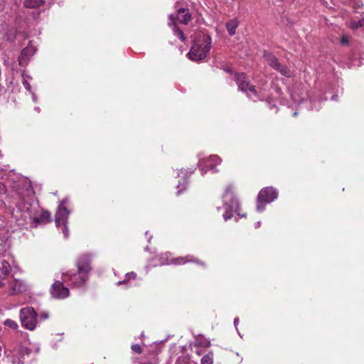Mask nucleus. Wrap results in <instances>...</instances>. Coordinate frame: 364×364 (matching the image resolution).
I'll return each instance as SVG.
<instances>
[{"mask_svg":"<svg viewBox=\"0 0 364 364\" xmlns=\"http://www.w3.org/2000/svg\"><path fill=\"white\" fill-rule=\"evenodd\" d=\"M143 364H156V362H154V363H144Z\"/></svg>","mask_w":364,"mask_h":364,"instance_id":"43","label":"nucleus"},{"mask_svg":"<svg viewBox=\"0 0 364 364\" xmlns=\"http://www.w3.org/2000/svg\"><path fill=\"white\" fill-rule=\"evenodd\" d=\"M50 213L48 211L43 210L39 217H34L33 223L39 224L41 223H47L50 221Z\"/></svg>","mask_w":364,"mask_h":364,"instance_id":"17","label":"nucleus"},{"mask_svg":"<svg viewBox=\"0 0 364 364\" xmlns=\"http://www.w3.org/2000/svg\"><path fill=\"white\" fill-rule=\"evenodd\" d=\"M31 79V77L26 75L25 71H23L22 74V83L25 87L26 90H27L28 92H31V86L30 83L28 82V80Z\"/></svg>","mask_w":364,"mask_h":364,"instance_id":"20","label":"nucleus"},{"mask_svg":"<svg viewBox=\"0 0 364 364\" xmlns=\"http://www.w3.org/2000/svg\"><path fill=\"white\" fill-rule=\"evenodd\" d=\"M4 324L11 329H17L18 327L17 323L11 319L5 320Z\"/></svg>","mask_w":364,"mask_h":364,"instance_id":"23","label":"nucleus"},{"mask_svg":"<svg viewBox=\"0 0 364 364\" xmlns=\"http://www.w3.org/2000/svg\"><path fill=\"white\" fill-rule=\"evenodd\" d=\"M35 110L37 111L38 112H40V108L39 107H35Z\"/></svg>","mask_w":364,"mask_h":364,"instance_id":"42","label":"nucleus"},{"mask_svg":"<svg viewBox=\"0 0 364 364\" xmlns=\"http://www.w3.org/2000/svg\"><path fill=\"white\" fill-rule=\"evenodd\" d=\"M16 30L14 28L9 29L5 35V38L9 42H12L16 38Z\"/></svg>","mask_w":364,"mask_h":364,"instance_id":"21","label":"nucleus"},{"mask_svg":"<svg viewBox=\"0 0 364 364\" xmlns=\"http://www.w3.org/2000/svg\"><path fill=\"white\" fill-rule=\"evenodd\" d=\"M337 97L338 96L337 95H333L332 97H331V100H337Z\"/></svg>","mask_w":364,"mask_h":364,"instance_id":"38","label":"nucleus"},{"mask_svg":"<svg viewBox=\"0 0 364 364\" xmlns=\"http://www.w3.org/2000/svg\"><path fill=\"white\" fill-rule=\"evenodd\" d=\"M177 193L179 195L181 193V190H179Z\"/></svg>","mask_w":364,"mask_h":364,"instance_id":"47","label":"nucleus"},{"mask_svg":"<svg viewBox=\"0 0 364 364\" xmlns=\"http://www.w3.org/2000/svg\"><path fill=\"white\" fill-rule=\"evenodd\" d=\"M131 348L134 352L138 354H140L142 352L141 347L139 344H133Z\"/></svg>","mask_w":364,"mask_h":364,"instance_id":"27","label":"nucleus"},{"mask_svg":"<svg viewBox=\"0 0 364 364\" xmlns=\"http://www.w3.org/2000/svg\"><path fill=\"white\" fill-rule=\"evenodd\" d=\"M11 266L9 263L5 260L2 259L0 262V272L4 275H8L10 272Z\"/></svg>","mask_w":364,"mask_h":364,"instance_id":"18","label":"nucleus"},{"mask_svg":"<svg viewBox=\"0 0 364 364\" xmlns=\"http://www.w3.org/2000/svg\"><path fill=\"white\" fill-rule=\"evenodd\" d=\"M278 197V191L276 188L269 186L262 188L257 196V210L262 212L265 205L272 203Z\"/></svg>","mask_w":364,"mask_h":364,"instance_id":"5","label":"nucleus"},{"mask_svg":"<svg viewBox=\"0 0 364 364\" xmlns=\"http://www.w3.org/2000/svg\"><path fill=\"white\" fill-rule=\"evenodd\" d=\"M293 115L294 116H296L297 115V112H294Z\"/></svg>","mask_w":364,"mask_h":364,"instance_id":"45","label":"nucleus"},{"mask_svg":"<svg viewBox=\"0 0 364 364\" xmlns=\"http://www.w3.org/2000/svg\"><path fill=\"white\" fill-rule=\"evenodd\" d=\"M76 267L77 268L76 273L70 272L62 273V280L68 285L80 287L86 283L91 270L90 257L88 255L80 256L76 262Z\"/></svg>","mask_w":364,"mask_h":364,"instance_id":"1","label":"nucleus"},{"mask_svg":"<svg viewBox=\"0 0 364 364\" xmlns=\"http://www.w3.org/2000/svg\"><path fill=\"white\" fill-rule=\"evenodd\" d=\"M187 262H194L205 267V263L195 258L193 255H187L186 257H179L171 259V263L173 264H183Z\"/></svg>","mask_w":364,"mask_h":364,"instance_id":"13","label":"nucleus"},{"mask_svg":"<svg viewBox=\"0 0 364 364\" xmlns=\"http://www.w3.org/2000/svg\"><path fill=\"white\" fill-rule=\"evenodd\" d=\"M31 93L32 97H33V100L35 102H36V101H37V97H36V95L34 94V92H33L32 91H31Z\"/></svg>","mask_w":364,"mask_h":364,"instance_id":"35","label":"nucleus"},{"mask_svg":"<svg viewBox=\"0 0 364 364\" xmlns=\"http://www.w3.org/2000/svg\"><path fill=\"white\" fill-rule=\"evenodd\" d=\"M70 211L62 204H59L58 211L55 215V222L57 227H59L62 223H68Z\"/></svg>","mask_w":364,"mask_h":364,"instance_id":"11","label":"nucleus"},{"mask_svg":"<svg viewBox=\"0 0 364 364\" xmlns=\"http://www.w3.org/2000/svg\"><path fill=\"white\" fill-rule=\"evenodd\" d=\"M145 235L148 237V241L150 242L151 239V236H149V232H146L145 233Z\"/></svg>","mask_w":364,"mask_h":364,"instance_id":"37","label":"nucleus"},{"mask_svg":"<svg viewBox=\"0 0 364 364\" xmlns=\"http://www.w3.org/2000/svg\"><path fill=\"white\" fill-rule=\"evenodd\" d=\"M169 18H170V22H168V25L173 26V31L175 36H178L182 41H184L186 38L183 34V32L180 28H178L177 27V26L176 25V23L173 22V21H174L173 15L171 14L169 16Z\"/></svg>","mask_w":364,"mask_h":364,"instance_id":"15","label":"nucleus"},{"mask_svg":"<svg viewBox=\"0 0 364 364\" xmlns=\"http://www.w3.org/2000/svg\"><path fill=\"white\" fill-rule=\"evenodd\" d=\"M251 92H252V95H254L255 97H257L259 100H263L265 97V95H262V97H259L258 93L257 92V91H255V90L254 89V87L252 86Z\"/></svg>","mask_w":364,"mask_h":364,"instance_id":"30","label":"nucleus"},{"mask_svg":"<svg viewBox=\"0 0 364 364\" xmlns=\"http://www.w3.org/2000/svg\"><path fill=\"white\" fill-rule=\"evenodd\" d=\"M267 60L270 67L279 72L282 75L287 77L291 76L290 69L287 65L281 63L275 56L269 55L267 56Z\"/></svg>","mask_w":364,"mask_h":364,"instance_id":"7","label":"nucleus"},{"mask_svg":"<svg viewBox=\"0 0 364 364\" xmlns=\"http://www.w3.org/2000/svg\"><path fill=\"white\" fill-rule=\"evenodd\" d=\"M193 173V170L191 169H181L179 173H178V176H180L181 174L183 176L184 178H187L191 176V175Z\"/></svg>","mask_w":364,"mask_h":364,"instance_id":"25","label":"nucleus"},{"mask_svg":"<svg viewBox=\"0 0 364 364\" xmlns=\"http://www.w3.org/2000/svg\"><path fill=\"white\" fill-rule=\"evenodd\" d=\"M191 19V15L188 10L180 9L177 11L176 20L183 24H187Z\"/></svg>","mask_w":364,"mask_h":364,"instance_id":"14","label":"nucleus"},{"mask_svg":"<svg viewBox=\"0 0 364 364\" xmlns=\"http://www.w3.org/2000/svg\"><path fill=\"white\" fill-rule=\"evenodd\" d=\"M48 318V312H43L39 316H38V319L42 321L46 320Z\"/></svg>","mask_w":364,"mask_h":364,"instance_id":"29","label":"nucleus"},{"mask_svg":"<svg viewBox=\"0 0 364 364\" xmlns=\"http://www.w3.org/2000/svg\"><path fill=\"white\" fill-rule=\"evenodd\" d=\"M221 162L220 158L217 155H211L207 159H200L198 166H201V173L203 175L207 170H212L214 172L217 171L215 166Z\"/></svg>","mask_w":364,"mask_h":364,"instance_id":"8","label":"nucleus"},{"mask_svg":"<svg viewBox=\"0 0 364 364\" xmlns=\"http://www.w3.org/2000/svg\"><path fill=\"white\" fill-rule=\"evenodd\" d=\"M223 209L225 210L223 213V219L227 221L230 220L233 213H236L238 217H247V213L242 214L240 210V203L235 195L234 188L232 186H228L223 196ZM222 208L218 207V210H221Z\"/></svg>","mask_w":364,"mask_h":364,"instance_id":"3","label":"nucleus"},{"mask_svg":"<svg viewBox=\"0 0 364 364\" xmlns=\"http://www.w3.org/2000/svg\"><path fill=\"white\" fill-rule=\"evenodd\" d=\"M144 250H145L146 251H148V250H149V247H145V249H144Z\"/></svg>","mask_w":364,"mask_h":364,"instance_id":"46","label":"nucleus"},{"mask_svg":"<svg viewBox=\"0 0 364 364\" xmlns=\"http://www.w3.org/2000/svg\"><path fill=\"white\" fill-rule=\"evenodd\" d=\"M19 318L21 326L33 331L38 323V314L32 306H26L20 310Z\"/></svg>","mask_w":364,"mask_h":364,"instance_id":"4","label":"nucleus"},{"mask_svg":"<svg viewBox=\"0 0 364 364\" xmlns=\"http://www.w3.org/2000/svg\"><path fill=\"white\" fill-rule=\"evenodd\" d=\"M238 322H239V318H235L234 319V325H235V327L236 328V329L237 330V324H238Z\"/></svg>","mask_w":364,"mask_h":364,"instance_id":"34","label":"nucleus"},{"mask_svg":"<svg viewBox=\"0 0 364 364\" xmlns=\"http://www.w3.org/2000/svg\"><path fill=\"white\" fill-rule=\"evenodd\" d=\"M341 43L342 45H347L348 43V38L345 36H342Z\"/></svg>","mask_w":364,"mask_h":364,"instance_id":"32","label":"nucleus"},{"mask_svg":"<svg viewBox=\"0 0 364 364\" xmlns=\"http://www.w3.org/2000/svg\"><path fill=\"white\" fill-rule=\"evenodd\" d=\"M68 198H64L60 202V204H62L63 205H64L65 203H68Z\"/></svg>","mask_w":364,"mask_h":364,"instance_id":"36","label":"nucleus"},{"mask_svg":"<svg viewBox=\"0 0 364 364\" xmlns=\"http://www.w3.org/2000/svg\"><path fill=\"white\" fill-rule=\"evenodd\" d=\"M4 286V283L0 280V288H2Z\"/></svg>","mask_w":364,"mask_h":364,"instance_id":"39","label":"nucleus"},{"mask_svg":"<svg viewBox=\"0 0 364 364\" xmlns=\"http://www.w3.org/2000/svg\"><path fill=\"white\" fill-rule=\"evenodd\" d=\"M61 225H63V233L64 235V237L65 238H68V235H69V231H68V223H62Z\"/></svg>","mask_w":364,"mask_h":364,"instance_id":"28","label":"nucleus"},{"mask_svg":"<svg viewBox=\"0 0 364 364\" xmlns=\"http://www.w3.org/2000/svg\"><path fill=\"white\" fill-rule=\"evenodd\" d=\"M21 353L28 355L31 352V350L26 347H21L20 348Z\"/></svg>","mask_w":364,"mask_h":364,"instance_id":"31","label":"nucleus"},{"mask_svg":"<svg viewBox=\"0 0 364 364\" xmlns=\"http://www.w3.org/2000/svg\"><path fill=\"white\" fill-rule=\"evenodd\" d=\"M126 278L123 281H119L117 283V284L119 286L122 284H124V283H126L128 280L132 279H135L136 278V274L134 272H129L126 274Z\"/></svg>","mask_w":364,"mask_h":364,"instance_id":"22","label":"nucleus"},{"mask_svg":"<svg viewBox=\"0 0 364 364\" xmlns=\"http://www.w3.org/2000/svg\"><path fill=\"white\" fill-rule=\"evenodd\" d=\"M36 48L32 46L31 43L28 44L25 48H23L21 55L18 57V64L21 66H26L28 64V62L31 56L34 55L36 53Z\"/></svg>","mask_w":364,"mask_h":364,"instance_id":"10","label":"nucleus"},{"mask_svg":"<svg viewBox=\"0 0 364 364\" xmlns=\"http://www.w3.org/2000/svg\"><path fill=\"white\" fill-rule=\"evenodd\" d=\"M213 355L210 354L203 356L200 360L201 364H213Z\"/></svg>","mask_w":364,"mask_h":364,"instance_id":"24","label":"nucleus"},{"mask_svg":"<svg viewBox=\"0 0 364 364\" xmlns=\"http://www.w3.org/2000/svg\"><path fill=\"white\" fill-rule=\"evenodd\" d=\"M268 105H269L270 109H272V107H275V105H271L269 103H268Z\"/></svg>","mask_w":364,"mask_h":364,"instance_id":"41","label":"nucleus"},{"mask_svg":"<svg viewBox=\"0 0 364 364\" xmlns=\"http://www.w3.org/2000/svg\"><path fill=\"white\" fill-rule=\"evenodd\" d=\"M237 23L235 21H230L226 23V28L228 33L230 36H233L235 33Z\"/></svg>","mask_w":364,"mask_h":364,"instance_id":"19","label":"nucleus"},{"mask_svg":"<svg viewBox=\"0 0 364 364\" xmlns=\"http://www.w3.org/2000/svg\"><path fill=\"white\" fill-rule=\"evenodd\" d=\"M7 358H11V361L13 364H23V362L21 358H16L14 355H8Z\"/></svg>","mask_w":364,"mask_h":364,"instance_id":"26","label":"nucleus"},{"mask_svg":"<svg viewBox=\"0 0 364 364\" xmlns=\"http://www.w3.org/2000/svg\"><path fill=\"white\" fill-rule=\"evenodd\" d=\"M44 4V0H25L23 1V6L27 9H38Z\"/></svg>","mask_w":364,"mask_h":364,"instance_id":"16","label":"nucleus"},{"mask_svg":"<svg viewBox=\"0 0 364 364\" xmlns=\"http://www.w3.org/2000/svg\"><path fill=\"white\" fill-rule=\"evenodd\" d=\"M181 186H183V184L179 183L178 185V188H179Z\"/></svg>","mask_w":364,"mask_h":364,"instance_id":"44","label":"nucleus"},{"mask_svg":"<svg viewBox=\"0 0 364 364\" xmlns=\"http://www.w3.org/2000/svg\"><path fill=\"white\" fill-rule=\"evenodd\" d=\"M363 26V22L362 21H358V23H355V25L354 23H353V28H358V27H360V26Z\"/></svg>","mask_w":364,"mask_h":364,"instance_id":"33","label":"nucleus"},{"mask_svg":"<svg viewBox=\"0 0 364 364\" xmlns=\"http://www.w3.org/2000/svg\"><path fill=\"white\" fill-rule=\"evenodd\" d=\"M9 294L16 295L27 291L26 284L21 280L14 279L10 284Z\"/></svg>","mask_w":364,"mask_h":364,"instance_id":"12","label":"nucleus"},{"mask_svg":"<svg viewBox=\"0 0 364 364\" xmlns=\"http://www.w3.org/2000/svg\"><path fill=\"white\" fill-rule=\"evenodd\" d=\"M235 80L238 86V90L248 96L250 86L247 75L244 73H237L235 75Z\"/></svg>","mask_w":364,"mask_h":364,"instance_id":"9","label":"nucleus"},{"mask_svg":"<svg viewBox=\"0 0 364 364\" xmlns=\"http://www.w3.org/2000/svg\"><path fill=\"white\" fill-rule=\"evenodd\" d=\"M260 226V222H257L255 225V228H259Z\"/></svg>","mask_w":364,"mask_h":364,"instance_id":"40","label":"nucleus"},{"mask_svg":"<svg viewBox=\"0 0 364 364\" xmlns=\"http://www.w3.org/2000/svg\"><path fill=\"white\" fill-rule=\"evenodd\" d=\"M211 45V37L205 32L198 31L195 33L193 45L187 56L193 61H200L208 56Z\"/></svg>","mask_w":364,"mask_h":364,"instance_id":"2","label":"nucleus"},{"mask_svg":"<svg viewBox=\"0 0 364 364\" xmlns=\"http://www.w3.org/2000/svg\"><path fill=\"white\" fill-rule=\"evenodd\" d=\"M64 282L55 281L50 287V294L53 298L63 299L70 294L69 289L64 286Z\"/></svg>","mask_w":364,"mask_h":364,"instance_id":"6","label":"nucleus"}]
</instances>
